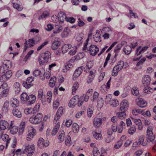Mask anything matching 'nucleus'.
I'll return each instance as SVG.
<instances>
[{"label":"nucleus","instance_id":"f257e3e1","mask_svg":"<svg viewBox=\"0 0 156 156\" xmlns=\"http://www.w3.org/2000/svg\"><path fill=\"white\" fill-rule=\"evenodd\" d=\"M63 108L62 107L59 108L54 118V122L56 124L53 129L51 133L52 135H55L57 133L60 126V123L58 120L60 118L63 112Z\"/></svg>","mask_w":156,"mask_h":156},{"label":"nucleus","instance_id":"f03ea898","mask_svg":"<svg viewBox=\"0 0 156 156\" xmlns=\"http://www.w3.org/2000/svg\"><path fill=\"white\" fill-rule=\"evenodd\" d=\"M9 90L7 84L3 83L0 87V99L7 96Z\"/></svg>","mask_w":156,"mask_h":156},{"label":"nucleus","instance_id":"7ed1b4c3","mask_svg":"<svg viewBox=\"0 0 156 156\" xmlns=\"http://www.w3.org/2000/svg\"><path fill=\"white\" fill-rule=\"evenodd\" d=\"M50 53L48 51H46L44 53L42 54L38 60L40 65H42L47 63L50 58Z\"/></svg>","mask_w":156,"mask_h":156},{"label":"nucleus","instance_id":"20e7f679","mask_svg":"<svg viewBox=\"0 0 156 156\" xmlns=\"http://www.w3.org/2000/svg\"><path fill=\"white\" fill-rule=\"evenodd\" d=\"M42 117V114L41 113H39L36 115H33L31 117L29 121L32 124H38L41 121Z\"/></svg>","mask_w":156,"mask_h":156},{"label":"nucleus","instance_id":"39448f33","mask_svg":"<svg viewBox=\"0 0 156 156\" xmlns=\"http://www.w3.org/2000/svg\"><path fill=\"white\" fill-rule=\"evenodd\" d=\"M87 50H83V51L87 52L89 51L90 54L91 55H95L99 51V49L97 46L94 45H91L87 47Z\"/></svg>","mask_w":156,"mask_h":156},{"label":"nucleus","instance_id":"423d86ee","mask_svg":"<svg viewBox=\"0 0 156 156\" xmlns=\"http://www.w3.org/2000/svg\"><path fill=\"white\" fill-rule=\"evenodd\" d=\"M152 130V126H148L147 131V133L148 139L152 144H154L156 142V140H154L155 136L153 134Z\"/></svg>","mask_w":156,"mask_h":156},{"label":"nucleus","instance_id":"0eeeda50","mask_svg":"<svg viewBox=\"0 0 156 156\" xmlns=\"http://www.w3.org/2000/svg\"><path fill=\"white\" fill-rule=\"evenodd\" d=\"M12 66V63L9 60H5L2 63V64L0 68L1 72L2 71H5L8 69L11 68Z\"/></svg>","mask_w":156,"mask_h":156},{"label":"nucleus","instance_id":"6e6552de","mask_svg":"<svg viewBox=\"0 0 156 156\" xmlns=\"http://www.w3.org/2000/svg\"><path fill=\"white\" fill-rule=\"evenodd\" d=\"M106 119L105 117L102 118L95 117L94 119L93 125L94 127L98 128L101 125L103 121Z\"/></svg>","mask_w":156,"mask_h":156},{"label":"nucleus","instance_id":"1a4fd4ad","mask_svg":"<svg viewBox=\"0 0 156 156\" xmlns=\"http://www.w3.org/2000/svg\"><path fill=\"white\" fill-rule=\"evenodd\" d=\"M28 133L27 135L26 138L28 141H30L36 135V131L32 127H29L28 128Z\"/></svg>","mask_w":156,"mask_h":156},{"label":"nucleus","instance_id":"9d476101","mask_svg":"<svg viewBox=\"0 0 156 156\" xmlns=\"http://www.w3.org/2000/svg\"><path fill=\"white\" fill-rule=\"evenodd\" d=\"M145 136L144 135L140 136L139 138L138 141V142H135L133 144V145L135 147H138L140 146V145H142L143 146H145L147 145V143L146 141H144Z\"/></svg>","mask_w":156,"mask_h":156},{"label":"nucleus","instance_id":"9b49d317","mask_svg":"<svg viewBox=\"0 0 156 156\" xmlns=\"http://www.w3.org/2000/svg\"><path fill=\"white\" fill-rule=\"evenodd\" d=\"M35 149V147L34 145L30 146L28 145L25 147L24 152H27V156H32L34 153Z\"/></svg>","mask_w":156,"mask_h":156},{"label":"nucleus","instance_id":"f8f14e48","mask_svg":"<svg viewBox=\"0 0 156 156\" xmlns=\"http://www.w3.org/2000/svg\"><path fill=\"white\" fill-rule=\"evenodd\" d=\"M129 107L128 101L126 100H123L120 103V109L121 111H126Z\"/></svg>","mask_w":156,"mask_h":156},{"label":"nucleus","instance_id":"ddd939ff","mask_svg":"<svg viewBox=\"0 0 156 156\" xmlns=\"http://www.w3.org/2000/svg\"><path fill=\"white\" fill-rule=\"evenodd\" d=\"M83 68V67L82 66L78 67L75 70L73 76V80H75L80 76L82 73Z\"/></svg>","mask_w":156,"mask_h":156},{"label":"nucleus","instance_id":"4468645a","mask_svg":"<svg viewBox=\"0 0 156 156\" xmlns=\"http://www.w3.org/2000/svg\"><path fill=\"white\" fill-rule=\"evenodd\" d=\"M58 22L59 23H62L66 20V14L63 12H61L58 14Z\"/></svg>","mask_w":156,"mask_h":156},{"label":"nucleus","instance_id":"2eb2a0df","mask_svg":"<svg viewBox=\"0 0 156 156\" xmlns=\"http://www.w3.org/2000/svg\"><path fill=\"white\" fill-rule=\"evenodd\" d=\"M148 48V46H145L142 48L141 46L139 47L136 50L135 55L137 56L142 53H144Z\"/></svg>","mask_w":156,"mask_h":156},{"label":"nucleus","instance_id":"dca6fc26","mask_svg":"<svg viewBox=\"0 0 156 156\" xmlns=\"http://www.w3.org/2000/svg\"><path fill=\"white\" fill-rule=\"evenodd\" d=\"M1 138L3 141H6V148L8 146V144L10 142L11 139L9 138V136L6 134H3L2 132L0 133V139Z\"/></svg>","mask_w":156,"mask_h":156},{"label":"nucleus","instance_id":"f3484780","mask_svg":"<svg viewBox=\"0 0 156 156\" xmlns=\"http://www.w3.org/2000/svg\"><path fill=\"white\" fill-rule=\"evenodd\" d=\"M151 81V77L148 75L144 76L142 78V83L144 86L147 87L150 84Z\"/></svg>","mask_w":156,"mask_h":156},{"label":"nucleus","instance_id":"a211bd4d","mask_svg":"<svg viewBox=\"0 0 156 156\" xmlns=\"http://www.w3.org/2000/svg\"><path fill=\"white\" fill-rule=\"evenodd\" d=\"M34 78L32 76L28 77L26 81L23 82V86L26 88H29L33 86V84H28L27 85V83H31L34 80Z\"/></svg>","mask_w":156,"mask_h":156},{"label":"nucleus","instance_id":"6ab92c4d","mask_svg":"<svg viewBox=\"0 0 156 156\" xmlns=\"http://www.w3.org/2000/svg\"><path fill=\"white\" fill-rule=\"evenodd\" d=\"M13 7L19 11H21L23 9L21 3L19 0H13L12 1Z\"/></svg>","mask_w":156,"mask_h":156},{"label":"nucleus","instance_id":"aec40b11","mask_svg":"<svg viewBox=\"0 0 156 156\" xmlns=\"http://www.w3.org/2000/svg\"><path fill=\"white\" fill-rule=\"evenodd\" d=\"M10 106L12 108H16L19 105V101L16 98H12L10 101Z\"/></svg>","mask_w":156,"mask_h":156},{"label":"nucleus","instance_id":"412c9836","mask_svg":"<svg viewBox=\"0 0 156 156\" xmlns=\"http://www.w3.org/2000/svg\"><path fill=\"white\" fill-rule=\"evenodd\" d=\"M37 143L38 147L40 148H43L44 146L45 147H47L49 145V144L47 142L44 143V140L42 138H39L38 141Z\"/></svg>","mask_w":156,"mask_h":156},{"label":"nucleus","instance_id":"4be33fe9","mask_svg":"<svg viewBox=\"0 0 156 156\" xmlns=\"http://www.w3.org/2000/svg\"><path fill=\"white\" fill-rule=\"evenodd\" d=\"M36 97L34 95L31 94L29 96L27 101L28 105H31L35 103L36 100Z\"/></svg>","mask_w":156,"mask_h":156},{"label":"nucleus","instance_id":"5701e85b","mask_svg":"<svg viewBox=\"0 0 156 156\" xmlns=\"http://www.w3.org/2000/svg\"><path fill=\"white\" fill-rule=\"evenodd\" d=\"M9 128V123L7 121L2 120L0 122V128L2 130H4Z\"/></svg>","mask_w":156,"mask_h":156},{"label":"nucleus","instance_id":"b1692460","mask_svg":"<svg viewBox=\"0 0 156 156\" xmlns=\"http://www.w3.org/2000/svg\"><path fill=\"white\" fill-rule=\"evenodd\" d=\"M13 115L15 117L18 118H20L22 116L21 112L16 108H14L12 111Z\"/></svg>","mask_w":156,"mask_h":156},{"label":"nucleus","instance_id":"393cba45","mask_svg":"<svg viewBox=\"0 0 156 156\" xmlns=\"http://www.w3.org/2000/svg\"><path fill=\"white\" fill-rule=\"evenodd\" d=\"M60 42L58 40H54L52 42L51 48L54 50L57 49L60 45Z\"/></svg>","mask_w":156,"mask_h":156},{"label":"nucleus","instance_id":"a878e982","mask_svg":"<svg viewBox=\"0 0 156 156\" xmlns=\"http://www.w3.org/2000/svg\"><path fill=\"white\" fill-rule=\"evenodd\" d=\"M72 45L70 44H64L62 47V51L63 53H65L67 52L71 48Z\"/></svg>","mask_w":156,"mask_h":156},{"label":"nucleus","instance_id":"bb28decb","mask_svg":"<svg viewBox=\"0 0 156 156\" xmlns=\"http://www.w3.org/2000/svg\"><path fill=\"white\" fill-rule=\"evenodd\" d=\"M77 100L76 99L75 97L73 98L70 100L69 103V106L70 108H73L75 105L77 104Z\"/></svg>","mask_w":156,"mask_h":156},{"label":"nucleus","instance_id":"cd10ccee","mask_svg":"<svg viewBox=\"0 0 156 156\" xmlns=\"http://www.w3.org/2000/svg\"><path fill=\"white\" fill-rule=\"evenodd\" d=\"M138 105L140 107L143 108L147 105V102L142 99H140L137 102Z\"/></svg>","mask_w":156,"mask_h":156},{"label":"nucleus","instance_id":"c85d7f7f","mask_svg":"<svg viewBox=\"0 0 156 156\" xmlns=\"http://www.w3.org/2000/svg\"><path fill=\"white\" fill-rule=\"evenodd\" d=\"M58 139L59 140V142H63L64 140L65 135V132L63 131H59L58 133Z\"/></svg>","mask_w":156,"mask_h":156},{"label":"nucleus","instance_id":"c756f323","mask_svg":"<svg viewBox=\"0 0 156 156\" xmlns=\"http://www.w3.org/2000/svg\"><path fill=\"white\" fill-rule=\"evenodd\" d=\"M121 70L117 66H115L113 68L112 73V75L114 76H116L118 75L119 72Z\"/></svg>","mask_w":156,"mask_h":156},{"label":"nucleus","instance_id":"7c9ffc66","mask_svg":"<svg viewBox=\"0 0 156 156\" xmlns=\"http://www.w3.org/2000/svg\"><path fill=\"white\" fill-rule=\"evenodd\" d=\"M55 27L56 30L53 31V32L55 34L59 33L62 31L63 29L62 25L60 24L55 25Z\"/></svg>","mask_w":156,"mask_h":156},{"label":"nucleus","instance_id":"2f4dec72","mask_svg":"<svg viewBox=\"0 0 156 156\" xmlns=\"http://www.w3.org/2000/svg\"><path fill=\"white\" fill-rule=\"evenodd\" d=\"M8 79L5 74V71L1 72L0 70V81L1 82L5 81Z\"/></svg>","mask_w":156,"mask_h":156},{"label":"nucleus","instance_id":"473e14b6","mask_svg":"<svg viewBox=\"0 0 156 156\" xmlns=\"http://www.w3.org/2000/svg\"><path fill=\"white\" fill-rule=\"evenodd\" d=\"M126 126V123L122 121L120 122L119 126L118 127V132L121 133Z\"/></svg>","mask_w":156,"mask_h":156},{"label":"nucleus","instance_id":"72a5a7b5","mask_svg":"<svg viewBox=\"0 0 156 156\" xmlns=\"http://www.w3.org/2000/svg\"><path fill=\"white\" fill-rule=\"evenodd\" d=\"M131 47L129 45H126L124 48L123 51L126 55L129 54L131 51Z\"/></svg>","mask_w":156,"mask_h":156},{"label":"nucleus","instance_id":"f704fd0d","mask_svg":"<svg viewBox=\"0 0 156 156\" xmlns=\"http://www.w3.org/2000/svg\"><path fill=\"white\" fill-rule=\"evenodd\" d=\"M9 106V101H6L4 103L2 108V111L4 113H6L7 112L8 110Z\"/></svg>","mask_w":156,"mask_h":156},{"label":"nucleus","instance_id":"c9c22d12","mask_svg":"<svg viewBox=\"0 0 156 156\" xmlns=\"http://www.w3.org/2000/svg\"><path fill=\"white\" fill-rule=\"evenodd\" d=\"M132 113L133 115H137L138 114H143L144 113L143 110L140 109L135 108L132 111Z\"/></svg>","mask_w":156,"mask_h":156},{"label":"nucleus","instance_id":"e433bc0d","mask_svg":"<svg viewBox=\"0 0 156 156\" xmlns=\"http://www.w3.org/2000/svg\"><path fill=\"white\" fill-rule=\"evenodd\" d=\"M146 60L145 58H143L137 63L136 66L138 69H140L142 68L143 64Z\"/></svg>","mask_w":156,"mask_h":156},{"label":"nucleus","instance_id":"4c0bfd02","mask_svg":"<svg viewBox=\"0 0 156 156\" xmlns=\"http://www.w3.org/2000/svg\"><path fill=\"white\" fill-rule=\"evenodd\" d=\"M25 126V123L24 122H22L20 123L19 132V135H21L23 134L24 131Z\"/></svg>","mask_w":156,"mask_h":156},{"label":"nucleus","instance_id":"58836bf2","mask_svg":"<svg viewBox=\"0 0 156 156\" xmlns=\"http://www.w3.org/2000/svg\"><path fill=\"white\" fill-rule=\"evenodd\" d=\"M8 130H10V132L12 134H15L18 131V127L16 126H12V127H11V128L8 129Z\"/></svg>","mask_w":156,"mask_h":156},{"label":"nucleus","instance_id":"ea45409f","mask_svg":"<svg viewBox=\"0 0 156 156\" xmlns=\"http://www.w3.org/2000/svg\"><path fill=\"white\" fill-rule=\"evenodd\" d=\"M72 129L74 133H77L78 132L79 129V125L76 123H73L72 126Z\"/></svg>","mask_w":156,"mask_h":156},{"label":"nucleus","instance_id":"a19ab883","mask_svg":"<svg viewBox=\"0 0 156 156\" xmlns=\"http://www.w3.org/2000/svg\"><path fill=\"white\" fill-rule=\"evenodd\" d=\"M117 115L120 119H122L126 117L125 111H121L117 113Z\"/></svg>","mask_w":156,"mask_h":156},{"label":"nucleus","instance_id":"79ce46f5","mask_svg":"<svg viewBox=\"0 0 156 156\" xmlns=\"http://www.w3.org/2000/svg\"><path fill=\"white\" fill-rule=\"evenodd\" d=\"M56 80V78L55 76H53L51 78L49 82V86L50 87H53L55 86Z\"/></svg>","mask_w":156,"mask_h":156},{"label":"nucleus","instance_id":"37998d69","mask_svg":"<svg viewBox=\"0 0 156 156\" xmlns=\"http://www.w3.org/2000/svg\"><path fill=\"white\" fill-rule=\"evenodd\" d=\"M109 104L112 106L113 107H115L119 105V102L116 99H112Z\"/></svg>","mask_w":156,"mask_h":156},{"label":"nucleus","instance_id":"c03bdc74","mask_svg":"<svg viewBox=\"0 0 156 156\" xmlns=\"http://www.w3.org/2000/svg\"><path fill=\"white\" fill-rule=\"evenodd\" d=\"M28 95L26 92H23L21 95L20 99L22 101H27L28 98Z\"/></svg>","mask_w":156,"mask_h":156},{"label":"nucleus","instance_id":"a18cd8bd","mask_svg":"<svg viewBox=\"0 0 156 156\" xmlns=\"http://www.w3.org/2000/svg\"><path fill=\"white\" fill-rule=\"evenodd\" d=\"M69 34V30L67 28H66L62 33L61 36L62 37H66Z\"/></svg>","mask_w":156,"mask_h":156},{"label":"nucleus","instance_id":"49530a36","mask_svg":"<svg viewBox=\"0 0 156 156\" xmlns=\"http://www.w3.org/2000/svg\"><path fill=\"white\" fill-rule=\"evenodd\" d=\"M136 128L135 126H133L128 130V133L130 135H133L136 131Z\"/></svg>","mask_w":156,"mask_h":156},{"label":"nucleus","instance_id":"de8ad7c7","mask_svg":"<svg viewBox=\"0 0 156 156\" xmlns=\"http://www.w3.org/2000/svg\"><path fill=\"white\" fill-rule=\"evenodd\" d=\"M131 92L133 95L137 96L139 94V90L136 87H134L132 89Z\"/></svg>","mask_w":156,"mask_h":156},{"label":"nucleus","instance_id":"09e8293b","mask_svg":"<svg viewBox=\"0 0 156 156\" xmlns=\"http://www.w3.org/2000/svg\"><path fill=\"white\" fill-rule=\"evenodd\" d=\"M79 83L77 82H75L73 84L72 87V93H75L76 90L79 87Z\"/></svg>","mask_w":156,"mask_h":156},{"label":"nucleus","instance_id":"8fccbe9b","mask_svg":"<svg viewBox=\"0 0 156 156\" xmlns=\"http://www.w3.org/2000/svg\"><path fill=\"white\" fill-rule=\"evenodd\" d=\"M98 93L96 91H94L92 97H91L90 98L91 100L92 101H94L98 98Z\"/></svg>","mask_w":156,"mask_h":156},{"label":"nucleus","instance_id":"3c124183","mask_svg":"<svg viewBox=\"0 0 156 156\" xmlns=\"http://www.w3.org/2000/svg\"><path fill=\"white\" fill-rule=\"evenodd\" d=\"M84 37L83 34L82 33L80 34L76 37V40L77 41L80 42L82 43L83 42L82 39Z\"/></svg>","mask_w":156,"mask_h":156},{"label":"nucleus","instance_id":"603ef678","mask_svg":"<svg viewBox=\"0 0 156 156\" xmlns=\"http://www.w3.org/2000/svg\"><path fill=\"white\" fill-rule=\"evenodd\" d=\"M94 137L96 139L100 140L101 138V135L100 133H98L96 132H93Z\"/></svg>","mask_w":156,"mask_h":156},{"label":"nucleus","instance_id":"864d4df0","mask_svg":"<svg viewBox=\"0 0 156 156\" xmlns=\"http://www.w3.org/2000/svg\"><path fill=\"white\" fill-rule=\"evenodd\" d=\"M49 15V13L47 12H44L41 15L39 16L38 19L40 20L47 17Z\"/></svg>","mask_w":156,"mask_h":156},{"label":"nucleus","instance_id":"5fc2aeb1","mask_svg":"<svg viewBox=\"0 0 156 156\" xmlns=\"http://www.w3.org/2000/svg\"><path fill=\"white\" fill-rule=\"evenodd\" d=\"M41 74V71L39 69H35L33 73V75L35 76H37Z\"/></svg>","mask_w":156,"mask_h":156},{"label":"nucleus","instance_id":"6e6d98bb","mask_svg":"<svg viewBox=\"0 0 156 156\" xmlns=\"http://www.w3.org/2000/svg\"><path fill=\"white\" fill-rule=\"evenodd\" d=\"M112 100V96L111 94H108L106 96L105 100L106 103L109 104Z\"/></svg>","mask_w":156,"mask_h":156},{"label":"nucleus","instance_id":"4d7b16f0","mask_svg":"<svg viewBox=\"0 0 156 156\" xmlns=\"http://www.w3.org/2000/svg\"><path fill=\"white\" fill-rule=\"evenodd\" d=\"M93 108L92 107L88 108L87 109V115L88 117H90L92 116Z\"/></svg>","mask_w":156,"mask_h":156},{"label":"nucleus","instance_id":"13d9d810","mask_svg":"<svg viewBox=\"0 0 156 156\" xmlns=\"http://www.w3.org/2000/svg\"><path fill=\"white\" fill-rule=\"evenodd\" d=\"M77 22V26L80 27H83L85 24V23L80 18L78 19Z\"/></svg>","mask_w":156,"mask_h":156},{"label":"nucleus","instance_id":"bf43d9fd","mask_svg":"<svg viewBox=\"0 0 156 156\" xmlns=\"http://www.w3.org/2000/svg\"><path fill=\"white\" fill-rule=\"evenodd\" d=\"M94 156H98V155L99 153L98 148L96 147H94L93 151Z\"/></svg>","mask_w":156,"mask_h":156},{"label":"nucleus","instance_id":"052dcab7","mask_svg":"<svg viewBox=\"0 0 156 156\" xmlns=\"http://www.w3.org/2000/svg\"><path fill=\"white\" fill-rule=\"evenodd\" d=\"M73 67V65L72 64H71L69 62L66 63V65L65 66L66 70H69V69Z\"/></svg>","mask_w":156,"mask_h":156},{"label":"nucleus","instance_id":"680f3d73","mask_svg":"<svg viewBox=\"0 0 156 156\" xmlns=\"http://www.w3.org/2000/svg\"><path fill=\"white\" fill-rule=\"evenodd\" d=\"M94 41L96 42H100L101 41V37L99 35L95 36L94 37Z\"/></svg>","mask_w":156,"mask_h":156},{"label":"nucleus","instance_id":"e2e57ef3","mask_svg":"<svg viewBox=\"0 0 156 156\" xmlns=\"http://www.w3.org/2000/svg\"><path fill=\"white\" fill-rule=\"evenodd\" d=\"M76 52V47H73L69 52V54L70 55H75Z\"/></svg>","mask_w":156,"mask_h":156},{"label":"nucleus","instance_id":"0e129e2a","mask_svg":"<svg viewBox=\"0 0 156 156\" xmlns=\"http://www.w3.org/2000/svg\"><path fill=\"white\" fill-rule=\"evenodd\" d=\"M122 47V44H118L115 48L114 52H119V50L121 49Z\"/></svg>","mask_w":156,"mask_h":156},{"label":"nucleus","instance_id":"69168bd1","mask_svg":"<svg viewBox=\"0 0 156 156\" xmlns=\"http://www.w3.org/2000/svg\"><path fill=\"white\" fill-rule=\"evenodd\" d=\"M124 63L122 61H119L118 63L117 66L121 70L123 68Z\"/></svg>","mask_w":156,"mask_h":156},{"label":"nucleus","instance_id":"338daca9","mask_svg":"<svg viewBox=\"0 0 156 156\" xmlns=\"http://www.w3.org/2000/svg\"><path fill=\"white\" fill-rule=\"evenodd\" d=\"M33 110L32 108H28L25 109L24 110V112L26 114H31L32 113V111Z\"/></svg>","mask_w":156,"mask_h":156},{"label":"nucleus","instance_id":"774afa93","mask_svg":"<svg viewBox=\"0 0 156 156\" xmlns=\"http://www.w3.org/2000/svg\"><path fill=\"white\" fill-rule=\"evenodd\" d=\"M93 93V90L92 89H89L86 92L85 94L89 98L92 95Z\"/></svg>","mask_w":156,"mask_h":156}]
</instances>
